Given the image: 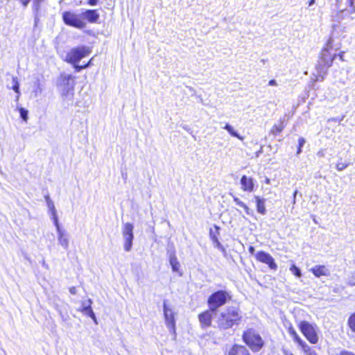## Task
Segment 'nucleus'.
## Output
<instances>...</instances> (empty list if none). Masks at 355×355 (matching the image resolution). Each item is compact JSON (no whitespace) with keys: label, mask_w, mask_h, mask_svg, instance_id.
Wrapping results in <instances>:
<instances>
[{"label":"nucleus","mask_w":355,"mask_h":355,"mask_svg":"<svg viewBox=\"0 0 355 355\" xmlns=\"http://www.w3.org/2000/svg\"><path fill=\"white\" fill-rule=\"evenodd\" d=\"M242 318V311L239 306H229L216 314V327L221 330H227L238 326Z\"/></svg>","instance_id":"1"},{"label":"nucleus","mask_w":355,"mask_h":355,"mask_svg":"<svg viewBox=\"0 0 355 355\" xmlns=\"http://www.w3.org/2000/svg\"><path fill=\"white\" fill-rule=\"evenodd\" d=\"M232 298L230 291L218 290L212 293L207 299V305L210 311L217 312L218 309L224 306Z\"/></svg>","instance_id":"2"},{"label":"nucleus","mask_w":355,"mask_h":355,"mask_svg":"<svg viewBox=\"0 0 355 355\" xmlns=\"http://www.w3.org/2000/svg\"><path fill=\"white\" fill-rule=\"evenodd\" d=\"M332 48L331 40H328L326 46L322 49L320 59L318 60L316 69L318 74H326L327 69L331 66L334 60L336 55L334 53L333 55L330 53V49Z\"/></svg>","instance_id":"3"},{"label":"nucleus","mask_w":355,"mask_h":355,"mask_svg":"<svg viewBox=\"0 0 355 355\" xmlns=\"http://www.w3.org/2000/svg\"><path fill=\"white\" fill-rule=\"evenodd\" d=\"M243 342L252 352H258L264 346V341L258 332L254 329H248L243 333Z\"/></svg>","instance_id":"4"},{"label":"nucleus","mask_w":355,"mask_h":355,"mask_svg":"<svg viewBox=\"0 0 355 355\" xmlns=\"http://www.w3.org/2000/svg\"><path fill=\"white\" fill-rule=\"evenodd\" d=\"M75 77L72 75L62 73L58 79L57 86L62 96L71 99L73 96Z\"/></svg>","instance_id":"5"},{"label":"nucleus","mask_w":355,"mask_h":355,"mask_svg":"<svg viewBox=\"0 0 355 355\" xmlns=\"http://www.w3.org/2000/svg\"><path fill=\"white\" fill-rule=\"evenodd\" d=\"M64 24L78 29H83L86 27V22L82 19L81 13L78 15L71 11H64L62 14Z\"/></svg>","instance_id":"6"},{"label":"nucleus","mask_w":355,"mask_h":355,"mask_svg":"<svg viewBox=\"0 0 355 355\" xmlns=\"http://www.w3.org/2000/svg\"><path fill=\"white\" fill-rule=\"evenodd\" d=\"M91 53L89 47L80 46L71 49L66 55L64 61L70 64L78 63L81 59Z\"/></svg>","instance_id":"7"},{"label":"nucleus","mask_w":355,"mask_h":355,"mask_svg":"<svg viewBox=\"0 0 355 355\" xmlns=\"http://www.w3.org/2000/svg\"><path fill=\"white\" fill-rule=\"evenodd\" d=\"M299 329L305 338L311 344H316L318 341V336L317 334V326L311 324L308 321H301L299 323Z\"/></svg>","instance_id":"8"},{"label":"nucleus","mask_w":355,"mask_h":355,"mask_svg":"<svg viewBox=\"0 0 355 355\" xmlns=\"http://www.w3.org/2000/svg\"><path fill=\"white\" fill-rule=\"evenodd\" d=\"M24 7L26 8L31 0H19ZM45 0H33L32 10L34 15L35 26L37 25L40 19L46 14V10L42 7V3Z\"/></svg>","instance_id":"9"},{"label":"nucleus","mask_w":355,"mask_h":355,"mask_svg":"<svg viewBox=\"0 0 355 355\" xmlns=\"http://www.w3.org/2000/svg\"><path fill=\"white\" fill-rule=\"evenodd\" d=\"M134 225L132 223H126L122 228V234L124 239V250L125 252H130L132 247L134 239L133 234Z\"/></svg>","instance_id":"10"},{"label":"nucleus","mask_w":355,"mask_h":355,"mask_svg":"<svg viewBox=\"0 0 355 355\" xmlns=\"http://www.w3.org/2000/svg\"><path fill=\"white\" fill-rule=\"evenodd\" d=\"M256 259L259 261L267 264L271 270H276L277 269V265L274 258L266 252L259 251L256 254Z\"/></svg>","instance_id":"11"},{"label":"nucleus","mask_w":355,"mask_h":355,"mask_svg":"<svg viewBox=\"0 0 355 355\" xmlns=\"http://www.w3.org/2000/svg\"><path fill=\"white\" fill-rule=\"evenodd\" d=\"M163 309L166 324L167 325L170 331L173 330V331H175V321L174 318L173 312L172 309L167 306L166 300H164Z\"/></svg>","instance_id":"12"},{"label":"nucleus","mask_w":355,"mask_h":355,"mask_svg":"<svg viewBox=\"0 0 355 355\" xmlns=\"http://www.w3.org/2000/svg\"><path fill=\"white\" fill-rule=\"evenodd\" d=\"M92 300L89 298L82 301L81 306L78 311L91 318L95 323H97L96 315L92 308Z\"/></svg>","instance_id":"13"},{"label":"nucleus","mask_w":355,"mask_h":355,"mask_svg":"<svg viewBox=\"0 0 355 355\" xmlns=\"http://www.w3.org/2000/svg\"><path fill=\"white\" fill-rule=\"evenodd\" d=\"M82 19L89 23L96 24L98 22L100 15L96 9H87L81 12Z\"/></svg>","instance_id":"14"},{"label":"nucleus","mask_w":355,"mask_h":355,"mask_svg":"<svg viewBox=\"0 0 355 355\" xmlns=\"http://www.w3.org/2000/svg\"><path fill=\"white\" fill-rule=\"evenodd\" d=\"M56 231L58 233V243L64 249L67 250L69 248V237L68 234L64 230H63L60 225L55 226Z\"/></svg>","instance_id":"15"},{"label":"nucleus","mask_w":355,"mask_h":355,"mask_svg":"<svg viewBox=\"0 0 355 355\" xmlns=\"http://www.w3.org/2000/svg\"><path fill=\"white\" fill-rule=\"evenodd\" d=\"M227 355H250L246 347L234 344L227 352Z\"/></svg>","instance_id":"16"},{"label":"nucleus","mask_w":355,"mask_h":355,"mask_svg":"<svg viewBox=\"0 0 355 355\" xmlns=\"http://www.w3.org/2000/svg\"><path fill=\"white\" fill-rule=\"evenodd\" d=\"M211 313L210 309H209L198 315L199 321L203 328L211 327L212 318Z\"/></svg>","instance_id":"17"},{"label":"nucleus","mask_w":355,"mask_h":355,"mask_svg":"<svg viewBox=\"0 0 355 355\" xmlns=\"http://www.w3.org/2000/svg\"><path fill=\"white\" fill-rule=\"evenodd\" d=\"M241 188L245 191L252 192L254 190V180L252 178L243 175L241 178Z\"/></svg>","instance_id":"18"},{"label":"nucleus","mask_w":355,"mask_h":355,"mask_svg":"<svg viewBox=\"0 0 355 355\" xmlns=\"http://www.w3.org/2000/svg\"><path fill=\"white\" fill-rule=\"evenodd\" d=\"M311 272L317 277L321 276H327L329 275L328 270L324 266L318 265L315 266L310 270Z\"/></svg>","instance_id":"19"},{"label":"nucleus","mask_w":355,"mask_h":355,"mask_svg":"<svg viewBox=\"0 0 355 355\" xmlns=\"http://www.w3.org/2000/svg\"><path fill=\"white\" fill-rule=\"evenodd\" d=\"M254 198H255V202H256V205H257V211L262 215L266 214V209L265 207L266 200L264 198H261L257 196H254Z\"/></svg>","instance_id":"20"},{"label":"nucleus","mask_w":355,"mask_h":355,"mask_svg":"<svg viewBox=\"0 0 355 355\" xmlns=\"http://www.w3.org/2000/svg\"><path fill=\"white\" fill-rule=\"evenodd\" d=\"M169 263L173 272H178L180 268V263L175 254H171L169 257Z\"/></svg>","instance_id":"21"},{"label":"nucleus","mask_w":355,"mask_h":355,"mask_svg":"<svg viewBox=\"0 0 355 355\" xmlns=\"http://www.w3.org/2000/svg\"><path fill=\"white\" fill-rule=\"evenodd\" d=\"M288 332L290 334L291 336L293 337V340L297 343V344H300L303 340L299 335L297 334L295 329L293 327V326L291 324L290 327L288 329Z\"/></svg>","instance_id":"22"},{"label":"nucleus","mask_w":355,"mask_h":355,"mask_svg":"<svg viewBox=\"0 0 355 355\" xmlns=\"http://www.w3.org/2000/svg\"><path fill=\"white\" fill-rule=\"evenodd\" d=\"M304 353H306L307 355H317L316 352L313 351L310 346H309L305 341L302 340V343L298 344Z\"/></svg>","instance_id":"23"},{"label":"nucleus","mask_w":355,"mask_h":355,"mask_svg":"<svg viewBox=\"0 0 355 355\" xmlns=\"http://www.w3.org/2000/svg\"><path fill=\"white\" fill-rule=\"evenodd\" d=\"M350 10L348 8L343 9L341 10L339 13L338 14V18L339 19H344L346 17H349L351 19H354V17L349 16L352 15Z\"/></svg>","instance_id":"24"},{"label":"nucleus","mask_w":355,"mask_h":355,"mask_svg":"<svg viewBox=\"0 0 355 355\" xmlns=\"http://www.w3.org/2000/svg\"><path fill=\"white\" fill-rule=\"evenodd\" d=\"M285 125L284 121H281L279 125H274L270 130V132L274 135L279 134L284 128Z\"/></svg>","instance_id":"25"},{"label":"nucleus","mask_w":355,"mask_h":355,"mask_svg":"<svg viewBox=\"0 0 355 355\" xmlns=\"http://www.w3.org/2000/svg\"><path fill=\"white\" fill-rule=\"evenodd\" d=\"M214 227L215 230H214L212 228H210L209 230V237L211 240L214 239V238H218V236L220 234V227L214 225Z\"/></svg>","instance_id":"26"},{"label":"nucleus","mask_w":355,"mask_h":355,"mask_svg":"<svg viewBox=\"0 0 355 355\" xmlns=\"http://www.w3.org/2000/svg\"><path fill=\"white\" fill-rule=\"evenodd\" d=\"M49 211L51 214V219L53 221L55 226L60 225L58 217L57 216L55 207L50 208Z\"/></svg>","instance_id":"27"},{"label":"nucleus","mask_w":355,"mask_h":355,"mask_svg":"<svg viewBox=\"0 0 355 355\" xmlns=\"http://www.w3.org/2000/svg\"><path fill=\"white\" fill-rule=\"evenodd\" d=\"M290 270L292 273L297 277H302V272L300 268H298L295 264H292L290 268Z\"/></svg>","instance_id":"28"},{"label":"nucleus","mask_w":355,"mask_h":355,"mask_svg":"<svg viewBox=\"0 0 355 355\" xmlns=\"http://www.w3.org/2000/svg\"><path fill=\"white\" fill-rule=\"evenodd\" d=\"M18 110L21 119L24 121H27L28 119V111L24 107H19Z\"/></svg>","instance_id":"29"},{"label":"nucleus","mask_w":355,"mask_h":355,"mask_svg":"<svg viewBox=\"0 0 355 355\" xmlns=\"http://www.w3.org/2000/svg\"><path fill=\"white\" fill-rule=\"evenodd\" d=\"M347 323L351 330L355 332V312L349 316Z\"/></svg>","instance_id":"30"},{"label":"nucleus","mask_w":355,"mask_h":355,"mask_svg":"<svg viewBox=\"0 0 355 355\" xmlns=\"http://www.w3.org/2000/svg\"><path fill=\"white\" fill-rule=\"evenodd\" d=\"M12 82L13 85L12 86V89L18 94H20V90H19V83L17 80V78L13 77L12 78Z\"/></svg>","instance_id":"31"},{"label":"nucleus","mask_w":355,"mask_h":355,"mask_svg":"<svg viewBox=\"0 0 355 355\" xmlns=\"http://www.w3.org/2000/svg\"><path fill=\"white\" fill-rule=\"evenodd\" d=\"M354 1L355 0H347L346 2L347 7H349L348 9L350 10L351 13L355 12Z\"/></svg>","instance_id":"32"},{"label":"nucleus","mask_w":355,"mask_h":355,"mask_svg":"<svg viewBox=\"0 0 355 355\" xmlns=\"http://www.w3.org/2000/svg\"><path fill=\"white\" fill-rule=\"evenodd\" d=\"M348 166L347 164L343 163V162H338L336 164V169L339 171H343Z\"/></svg>","instance_id":"33"},{"label":"nucleus","mask_w":355,"mask_h":355,"mask_svg":"<svg viewBox=\"0 0 355 355\" xmlns=\"http://www.w3.org/2000/svg\"><path fill=\"white\" fill-rule=\"evenodd\" d=\"M72 64H73V68L75 69V71L76 72H80L83 69H85V67H86V66H84V65H79L78 63Z\"/></svg>","instance_id":"34"},{"label":"nucleus","mask_w":355,"mask_h":355,"mask_svg":"<svg viewBox=\"0 0 355 355\" xmlns=\"http://www.w3.org/2000/svg\"><path fill=\"white\" fill-rule=\"evenodd\" d=\"M211 241H212L215 248H216L218 249L222 248V244L220 243V242L219 241L218 238H214V239H212Z\"/></svg>","instance_id":"35"},{"label":"nucleus","mask_w":355,"mask_h":355,"mask_svg":"<svg viewBox=\"0 0 355 355\" xmlns=\"http://www.w3.org/2000/svg\"><path fill=\"white\" fill-rule=\"evenodd\" d=\"M306 143V140L304 137H300L298 139V145L297 146L300 148H303Z\"/></svg>","instance_id":"36"},{"label":"nucleus","mask_w":355,"mask_h":355,"mask_svg":"<svg viewBox=\"0 0 355 355\" xmlns=\"http://www.w3.org/2000/svg\"><path fill=\"white\" fill-rule=\"evenodd\" d=\"M347 284L351 286H355V277L354 276L348 278Z\"/></svg>","instance_id":"37"},{"label":"nucleus","mask_w":355,"mask_h":355,"mask_svg":"<svg viewBox=\"0 0 355 355\" xmlns=\"http://www.w3.org/2000/svg\"><path fill=\"white\" fill-rule=\"evenodd\" d=\"M223 128L226 130L230 134H231V132H232L234 130L233 127L228 123H226Z\"/></svg>","instance_id":"38"},{"label":"nucleus","mask_w":355,"mask_h":355,"mask_svg":"<svg viewBox=\"0 0 355 355\" xmlns=\"http://www.w3.org/2000/svg\"><path fill=\"white\" fill-rule=\"evenodd\" d=\"M234 202H236V204L239 206H240L241 207H242L243 206H244V202H242L241 200H239V198L237 197H234Z\"/></svg>","instance_id":"39"},{"label":"nucleus","mask_w":355,"mask_h":355,"mask_svg":"<svg viewBox=\"0 0 355 355\" xmlns=\"http://www.w3.org/2000/svg\"><path fill=\"white\" fill-rule=\"evenodd\" d=\"M242 207L245 209L246 214L250 216L252 215L253 211L245 204H244V206H243Z\"/></svg>","instance_id":"40"},{"label":"nucleus","mask_w":355,"mask_h":355,"mask_svg":"<svg viewBox=\"0 0 355 355\" xmlns=\"http://www.w3.org/2000/svg\"><path fill=\"white\" fill-rule=\"evenodd\" d=\"M230 135L231 136L234 137H236V138H238V139H241V140H242V139H243V137H241V136L239 135V133L237 131H236V130H234V131H233L232 132H231V134H230Z\"/></svg>","instance_id":"41"},{"label":"nucleus","mask_w":355,"mask_h":355,"mask_svg":"<svg viewBox=\"0 0 355 355\" xmlns=\"http://www.w3.org/2000/svg\"><path fill=\"white\" fill-rule=\"evenodd\" d=\"M98 0H88L87 4L91 6H95L97 5Z\"/></svg>","instance_id":"42"},{"label":"nucleus","mask_w":355,"mask_h":355,"mask_svg":"<svg viewBox=\"0 0 355 355\" xmlns=\"http://www.w3.org/2000/svg\"><path fill=\"white\" fill-rule=\"evenodd\" d=\"M181 126L187 132H189L190 134L192 133L193 131L191 130V129L187 125H182Z\"/></svg>","instance_id":"43"},{"label":"nucleus","mask_w":355,"mask_h":355,"mask_svg":"<svg viewBox=\"0 0 355 355\" xmlns=\"http://www.w3.org/2000/svg\"><path fill=\"white\" fill-rule=\"evenodd\" d=\"M339 355H355L354 353L351 352H348V351H346V350H343L342 351Z\"/></svg>","instance_id":"44"},{"label":"nucleus","mask_w":355,"mask_h":355,"mask_svg":"<svg viewBox=\"0 0 355 355\" xmlns=\"http://www.w3.org/2000/svg\"><path fill=\"white\" fill-rule=\"evenodd\" d=\"M69 292L72 295L76 294V288L75 286H72L69 288Z\"/></svg>","instance_id":"45"},{"label":"nucleus","mask_w":355,"mask_h":355,"mask_svg":"<svg viewBox=\"0 0 355 355\" xmlns=\"http://www.w3.org/2000/svg\"><path fill=\"white\" fill-rule=\"evenodd\" d=\"M248 251L251 254H254L255 252V248L253 246L250 245L248 248Z\"/></svg>","instance_id":"46"},{"label":"nucleus","mask_w":355,"mask_h":355,"mask_svg":"<svg viewBox=\"0 0 355 355\" xmlns=\"http://www.w3.org/2000/svg\"><path fill=\"white\" fill-rule=\"evenodd\" d=\"M268 85L270 86H275V85H277V82L275 80L272 79L269 81Z\"/></svg>","instance_id":"47"},{"label":"nucleus","mask_w":355,"mask_h":355,"mask_svg":"<svg viewBox=\"0 0 355 355\" xmlns=\"http://www.w3.org/2000/svg\"><path fill=\"white\" fill-rule=\"evenodd\" d=\"M46 204H47V206H48V207H49V209L50 208H53V207H55V206H54V204H53V202L52 200H51L50 202H48Z\"/></svg>","instance_id":"48"},{"label":"nucleus","mask_w":355,"mask_h":355,"mask_svg":"<svg viewBox=\"0 0 355 355\" xmlns=\"http://www.w3.org/2000/svg\"><path fill=\"white\" fill-rule=\"evenodd\" d=\"M218 250H220V251L223 252V254L224 255H225V254H226V250L225 249V248L223 247V245H222V248H218Z\"/></svg>","instance_id":"49"},{"label":"nucleus","mask_w":355,"mask_h":355,"mask_svg":"<svg viewBox=\"0 0 355 355\" xmlns=\"http://www.w3.org/2000/svg\"><path fill=\"white\" fill-rule=\"evenodd\" d=\"M218 250H220V251L223 252V254L224 255H225V254H226V250L225 249V248L223 247V245H222V248H218Z\"/></svg>","instance_id":"50"},{"label":"nucleus","mask_w":355,"mask_h":355,"mask_svg":"<svg viewBox=\"0 0 355 355\" xmlns=\"http://www.w3.org/2000/svg\"><path fill=\"white\" fill-rule=\"evenodd\" d=\"M302 148H300L297 146V152H296L297 155H299L302 153Z\"/></svg>","instance_id":"51"},{"label":"nucleus","mask_w":355,"mask_h":355,"mask_svg":"<svg viewBox=\"0 0 355 355\" xmlns=\"http://www.w3.org/2000/svg\"><path fill=\"white\" fill-rule=\"evenodd\" d=\"M44 198H45V200H46V203L51 200L49 195L45 196Z\"/></svg>","instance_id":"52"},{"label":"nucleus","mask_w":355,"mask_h":355,"mask_svg":"<svg viewBox=\"0 0 355 355\" xmlns=\"http://www.w3.org/2000/svg\"><path fill=\"white\" fill-rule=\"evenodd\" d=\"M315 3V0H309V6H313Z\"/></svg>","instance_id":"53"},{"label":"nucleus","mask_w":355,"mask_h":355,"mask_svg":"<svg viewBox=\"0 0 355 355\" xmlns=\"http://www.w3.org/2000/svg\"><path fill=\"white\" fill-rule=\"evenodd\" d=\"M343 53H344V52H342V53H340V54H338L339 58H340V60H342V61H343V60H344V59H343Z\"/></svg>","instance_id":"54"},{"label":"nucleus","mask_w":355,"mask_h":355,"mask_svg":"<svg viewBox=\"0 0 355 355\" xmlns=\"http://www.w3.org/2000/svg\"><path fill=\"white\" fill-rule=\"evenodd\" d=\"M297 194V190H295V191H294V193H293V198H294V200H293V202H294V203L295 202V198H296Z\"/></svg>","instance_id":"55"},{"label":"nucleus","mask_w":355,"mask_h":355,"mask_svg":"<svg viewBox=\"0 0 355 355\" xmlns=\"http://www.w3.org/2000/svg\"><path fill=\"white\" fill-rule=\"evenodd\" d=\"M342 0H336V6L338 8H340V3H341Z\"/></svg>","instance_id":"56"},{"label":"nucleus","mask_w":355,"mask_h":355,"mask_svg":"<svg viewBox=\"0 0 355 355\" xmlns=\"http://www.w3.org/2000/svg\"><path fill=\"white\" fill-rule=\"evenodd\" d=\"M92 64V60H90L86 64H84L85 67V69L89 67Z\"/></svg>","instance_id":"57"},{"label":"nucleus","mask_w":355,"mask_h":355,"mask_svg":"<svg viewBox=\"0 0 355 355\" xmlns=\"http://www.w3.org/2000/svg\"><path fill=\"white\" fill-rule=\"evenodd\" d=\"M122 178L125 180L127 179V173L122 172Z\"/></svg>","instance_id":"58"},{"label":"nucleus","mask_w":355,"mask_h":355,"mask_svg":"<svg viewBox=\"0 0 355 355\" xmlns=\"http://www.w3.org/2000/svg\"><path fill=\"white\" fill-rule=\"evenodd\" d=\"M262 153V148L257 153V156L258 157L260 153Z\"/></svg>","instance_id":"59"},{"label":"nucleus","mask_w":355,"mask_h":355,"mask_svg":"<svg viewBox=\"0 0 355 355\" xmlns=\"http://www.w3.org/2000/svg\"><path fill=\"white\" fill-rule=\"evenodd\" d=\"M19 96L20 94H18L17 95L16 98H15V101H17L19 100Z\"/></svg>","instance_id":"60"},{"label":"nucleus","mask_w":355,"mask_h":355,"mask_svg":"<svg viewBox=\"0 0 355 355\" xmlns=\"http://www.w3.org/2000/svg\"><path fill=\"white\" fill-rule=\"evenodd\" d=\"M290 353H291V352H287V351H285V352H284V355H289V354H290Z\"/></svg>","instance_id":"61"},{"label":"nucleus","mask_w":355,"mask_h":355,"mask_svg":"<svg viewBox=\"0 0 355 355\" xmlns=\"http://www.w3.org/2000/svg\"><path fill=\"white\" fill-rule=\"evenodd\" d=\"M42 264H43V266H45L46 268H47V265L45 263V261H43V263H42Z\"/></svg>","instance_id":"62"},{"label":"nucleus","mask_w":355,"mask_h":355,"mask_svg":"<svg viewBox=\"0 0 355 355\" xmlns=\"http://www.w3.org/2000/svg\"><path fill=\"white\" fill-rule=\"evenodd\" d=\"M289 355H294V354H293L292 353H290Z\"/></svg>","instance_id":"63"}]
</instances>
